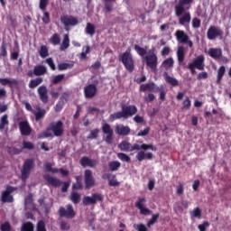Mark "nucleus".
I'll list each match as a JSON object with an SVG mask.
<instances>
[{
    "label": "nucleus",
    "mask_w": 231,
    "mask_h": 231,
    "mask_svg": "<svg viewBox=\"0 0 231 231\" xmlns=\"http://www.w3.org/2000/svg\"><path fill=\"white\" fill-rule=\"evenodd\" d=\"M15 190V188L7 186L6 189L2 192L1 201L3 203H14V196L10 195Z\"/></svg>",
    "instance_id": "f3484780"
},
{
    "label": "nucleus",
    "mask_w": 231,
    "mask_h": 231,
    "mask_svg": "<svg viewBox=\"0 0 231 231\" xmlns=\"http://www.w3.org/2000/svg\"><path fill=\"white\" fill-rule=\"evenodd\" d=\"M60 230L68 231V230H69V228H71V226H69V223H68L66 221H61L60 223Z\"/></svg>",
    "instance_id": "052dcab7"
},
{
    "label": "nucleus",
    "mask_w": 231,
    "mask_h": 231,
    "mask_svg": "<svg viewBox=\"0 0 231 231\" xmlns=\"http://www.w3.org/2000/svg\"><path fill=\"white\" fill-rule=\"evenodd\" d=\"M79 164L84 168L90 167L91 169H94V167H97V160L91 159L88 156H83L79 160Z\"/></svg>",
    "instance_id": "412c9836"
},
{
    "label": "nucleus",
    "mask_w": 231,
    "mask_h": 231,
    "mask_svg": "<svg viewBox=\"0 0 231 231\" xmlns=\"http://www.w3.org/2000/svg\"><path fill=\"white\" fill-rule=\"evenodd\" d=\"M182 109H186V111H188V109H190L192 102L190 101V98H189V97H186L185 100L182 103Z\"/></svg>",
    "instance_id": "6e6d98bb"
},
{
    "label": "nucleus",
    "mask_w": 231,
    "mask_h": 231,
    "mask_svg": "<svg viewBox=\"0 0 231 231\" xmlns=\"http://www.w3.org/2000/svg\"><path fill=\"white\" fill-rule=\"evenodd\" d=\"M48 73V68L44 65H36L33 68V75L35 77H42V75H46Z\"/></svg>",
    "instance_id": "a878e982"
},
{
    "label": "nucleus",
    "mask_w": 231,
    "mask_h": 231,
    "mask_svg": "<svg viewBox=\"0 0 231 231\" xmlns=\"http://www.w3.org/2000/svg\"><path fill=\"white\" fill-rule=\"evenodd\" d=\"M175 37L180 44H188L189 48H192L194 46V43L192 42V41H190L189 34L185 31L177 30L175 32Z\"/></svg>",
    "instance_id": "1a4fd4ad"
},
{
    "label": "nucleus",
    "mask_w": 231,
    "mask_h": 231,
    "mask_svg": "<svg viewBox=\"0 0 231 231\" xmlns=\"http://www.w3.org/2000/svg\"><path fill=\"white\" fill-rule=\"evenodd\" d=\"M162 66L166 70L171 69V68H174V59H172V57H170V58L164 60L162 63Z\"/></svg>",
    "instance_id": "c756f323"
},
{
    "label": "nucleus",
    "mask_w": 231,
    "mask_h": 231,
    "mask_svg": "<svg viewBox=\"0 0 231 231\" xmlns=\"http://www.w3.org/2000/svg\"><path fill=\"white\" fill-rule=\"evenodd\" d=\"M33 159H27L23 162L22 169V180L23 181H26L28 178H30V173L32 172V169H33Z\"/></svg>",
    "instance_id": "9b49d317"
},
{
    "label": "nucleus",
    "mask_w": 231,
    "mask_h": 231,
    "mask_svg": "<svg viewBox=\"0 0 231 231\" xmlns=\"http://www.w3.org/2000/svg\"><path fill=\"white\" fill-rule=\"evenodd\" d=\"M18 127L22 136H30V134H32V126H30L28 120L20 121L18 123Z\"/></svg>",
    "instance_id": "a211bd4d"
},
{
    "label": "nucleus",
    "mask_w": 231,
    "mask_h": 231,
    "mask_svg": "<svg viewBox=\"0 0 231 231\" xmlns=\"http://www.w3.org/2000/svg\"><path fill=\"white\" fill-rule=\"evenodd\" d=\"M42 81H43L42 78L38 77L34 79H31L28 86H29L30 89H35V88H37V87L41 86V84H42Z\"/></svg>",
    "instance_id": "7c9ffc66"
},
{
    "label": "nucleus",
    "mask_w": 231,
    "mask_h": 231,
    "mask_svg": "<svg viewBox=\"0 0 231 231\" xmlns=\"http://www.w3.org/2000/svg\"><path fill=\"white\" fill-rule=\"evenodd\" d=\"M70 200L74 205H79V203H80V194L78 192H72L70 194Z\"/></svg>",
    "instance_id": "a19ab883"
},
{
    "label": "nucleus",
    "mask_w": 231,
    "mask_h": 231,
    "mask_svg": "<svg viewBox=\"0 0 231 231\" xmlns=\"http://www.w3.org/2000/svg\"><path fill=\"white\" fill-rule=\"evenodd\" d=\"M0 230L1 231H11L12 226H10V222H5L4 224H2L0 226Z\"/></svg>",
    "instance_id": "e2e57ef3"
},
{
    "label": "nucleus",
    "mask_w": 231,
    "mask_h": 231,
    "mask_svg": "<svg viewBox=\"0 0 231 231\" xmlns=\"http://www.w3.org/2000/svg\"><path fill=\"white\" fill-rule=\"evenodd\" d=\"M69 48V35L64 34L63 41L61 42V45L60 46V51H64L65 50H68Z\"/></svg>",
    "instance_id": "2f4dec72"
},
{
    "label": "nucleus",
    "mask_w": 231,
    "mask_h": 231,
    "mask_svg": "<svg viewBox=\"0 0 231 231\" xmlns=\"http://www.w3.org/2000/svg\"><path fill=\"white\" fill-rule=\"evenodd\" d=\"M116 134H119V136H127L131 134V128L124 125H116Z\"/></svg>",
    "instance_id": "b1692460"
},
{
    "label": "nucleus",
    "mask_w": 231,
    "mask_h": 231,
    "mask_svg": "<svg viewBox=\"0 0 231 231\" xmlns=\"http://www.w3.org/2000/svg\"><path fill=\"white\" fill-rule=\"evenodd\" d=\"M149 55L144 57L146 66L152 69V71H156L158 69V55H156V49L152 48L148 51Z\"/></svg>",
    "instance_id": "423d86ee"
},
{
    "label": "nucleus",
    "mask_w": 231,
    "mask_h": 231,
    "mask_svg": "<svg viewBox=\"0 0 231 231\" xmlns=\"http://www.w3.org/2000/svg\"><path fill=\"white\" fill-rule=\"evenodd\" d=\"M51 131L53 134H51ZM53 134L57 137H60L62 134H64V123L61 120L51 123L46 130L38 135V138L40 140L44 138H51Z\"/></svg>",
    "instance_id": "7ed1b4c3"
},
{
    "label": "nucleus",
    "mask_w": 231,
    "mask_h": 231,
    "mask_svg": "<svg viewBox=\"0 0 231 231\" xmlns=\"http://www.w3.org/2000/svg\"><path fill=\"white\" fill-rule=\"evenodd\" d=\"M224 33L225 32H223V30H221V28L211 25L208 29L207 38L208 39V41H214L217 39V37H223Z\"/></svg>",
    "instance_id": "2eb2a0df"
},
{
    "label": "nucleus",
    "mask_w": 231,
    "mask_h": 231,
    "mask_svg": "<svg viewBox=\"0 0 231 231\" xmlns=\"http://www.w3.org/2000/svg\"><path fill=\"white\" fill-rule=\"evenodd\" d=\"M119 61L122 62L126 71H129V73L134 71V60L133 59V54L131 53L130 49L119 55Z\"/></svg>",
    "instance_id": "39448f33"
},
{
    "label": "nucleus",
    "mask_w": 231,
    "mask_h": 231,
    "mask_svg": "<svg viewBox=\"0 0 231 231\" xmlns=\"http://www.w3.org/2000/svg\"><path fill=\"white\" fill-rule=\"evenodd\" d=\"M121 111L110 115L109 121L115 122V120H120V118L127 119L129 116H134L138 113V108L134 105L121 106Z\"/></svg>",
    "instance_id": "20e7f679"
},
{
    "label": "nucleus",
    "mask_w": 231,
    "mask_h": 231,
    "mask_svg": "<svg viewBox=\"0 0 231 231\" xmlns=\"http://www.w3.org/2000/svg\"><path fill=\"white\" fill-rule=\"evenodd\" d=\"M108 184L110 187H118V185H120V182L116 180V175L112 174V177L108 180Z\"/></svg>",
    "instance_id": "603ef678"
},
{
    "label": "nucleus",
    "mask_w": 231,
    "mask_h": 231,
    "mask_svg": "<svg viewBox=\"0 0 231 231\" xmlns=\"http://www.w3.org/2000/svg\"><path fill=\"white\" fill-rule=\"evenodd\" d=\"M208 55L214 59V60H219L223 57V50L219 48H210L208 50Z\"/></svg>",
    "instance_id": "5701e85b"
},
{
    "label": "nucleus",
    "mask_w": 231,
    "mask_h": 231,
    "mask_svg": "<svg viewBox=\"0 0 231 231\" xmlns=\"http://www.w3.org/2000/svg\"><path fill=\"white\" fill-rule=\"evenodd\" d=\"M158 151L156 146L152 144H138L134 143V145H131L130 152H133V151H139L135 156L137 162H143V160H152L154 158V155L152 152H145V151Z\"/></svg>",
    "instance_id": "f03ea898"
},
{
    "label": "nucleus",
    "mask_w": 231,
    "mask_h": 231,
    "mask_svg": "<svg viewBox=\"0 0 231 231\" xmlns=\"http://www.w3.org/2000/svg\"><path fill=\"white\" fill-rule=\"evenodd\" d=\"M38 203L43 208L45 214H50V207H48V203H46L44 198H40Z\"/></svg>",
    "instance_id": "c03bdc74"
},
{
    "label": "nucleus",
    "mask_w": 231,
    "mask_h": 231,
    "mask_svg": "<svg viewBox=\"0 0 231 231\" xmlns=\"http://www.w3.org/2000/svg\"><path fill=\"white\" fill-rule=\"evenodd\" d=\"M50 3V0H40L39 3V8L43 12V16L42 18V21L43 24H50L51 23V17L50 15V12L46 11V8H48V5Z\"/></svg>",
    "instance_id": "9d476101"
},
{
    "label": "nucleus",
    "mask_w": 231,
    "mask_h": 231,
    "mask_svg": "<svg viewBox=\"0 0 231 231\" xmlns=\"http://www.w3.org/2000/svg\"><path fill=\"white\" fill-rule=\"evenodd\" d=\"M108 167H109L111 172H115V171H118V169H120V167H122V163H120V162H118V161H113L108 163Z\"/></svg>",
    "instance_id": "4c0bfd02"
},
{
    "label": "nucleus",
    "mask_w": 231,
    "mask_h": 231,
    "mask_svg": "<svg viewBox=\"0 0 231 231\" xmlns=\"http://www.w3.org/2000/svg\"><path fill=\"white\" fill-rule=\"evenodd\" d=\"M37 93L42 104H48L50 97H48V88H46V86H40L37 89Z\"/></svg>",
    "instance_id": "aec40b11"
},
{
    "label": "nucleus",
    "mask_w": 231,
    "mask_h": 231,
    "mask_svg": "<svg viewBox=\"0 0 231 231\" xmlns=\"http://www.w3.org/2000/svg\"><path fill=\"white\" fill-rule=\"evenodd\" d=\"M36 231H48L46 230V223H44V220L38 221L36 225Z\"/></svg>",
    "instance_id": "864d4df0"
},
{
    "label": "nucleus",
    "mask_w": 231,
    "mask_h": 231,
    "mask_svg": "<svg viewBox=\"0 0 231 231\" xmlns=\"http://www.w3.org/2000/svg\"><path fill=\"white\" fill-rule=\"evenodd\" d=\"M84 184H85V189L87 190H89V189H92V187H95V177H93V171L91 170H85Z\"/></svg>",
    "instance_id": "dca6fc26"
},
{
    "label": "nucleus",
    "mask_w": 231,
    "mask_h": 231,
    "mask_svg": "<svg viewBox=\"0 0 231 231\" xmlns=\"http://www.w3.org/2000/svg\"><path fill=\"white\" fill-rule=\"evenodd\" d=\"M192 27L193 28H200L201 27V20L198 17L193 18Z\"/></svg>",
    "instance_id": "338daca9"
},
{
    "label": "nucleus",
    "mask_w": 231,
    "mask_h": 231,
    "mask_svg": "<svg viewBox=\"0 0 231 231\" xmlns=\"http://www.w3.org/2000/svg\"><path fill=\"white\" fill-rule=\"evenodd\" d=\"M84 97L87 100H91L97 97V93H98V88L97 85L91 83L88 84L83 88Z\"/></svg>",
    "instance_id": "f8f14e48"
},
{
    "label": "nucleus",
    "mask_w": 231,
    "mask_h": 231,
    "mask_svg": "<svg viewBox=\"0 0 231 231\" xmlns=\"http://www.w3.org/2000/svg\"><path fill=\"white\" fill-rule=\"evenodd\" d=\"M106 12H111L113 10V5L111 3H116V0H104Z\"/></svg>",
    "instance_id": "8fccbe9b"
},
{
    "label": "nucleus",
    "mask_w": 231,
    "mask_h": 231,
    "mask_svg": "<svg viewBox=\"0 0 231 231\" xmlns=\"http://www.w3.org/2000/svg\"><path fill=\"white\" fill-rule=\"evenodd\" d=\"M102 133L106 134L105 142L107 145H111L113 143V136L115 134V131L111 128V125L105 123L102 125Z\"/></svg>",
    "instance_id": "ddd939ff"
},
{
    "label": "nucleus",
    "mask_w": 231,
    "mask_h": 231,
    "mask_svg": "<svg viewBox=\"0 0 231 231\" xmlns=\"http://www.w3.org/2000/svg\"><path fill=\"white\" fill-rule=\"evenodd\" d=\"M21 231H33V223L25 222L23 224Z\"/></svg>",
    "instance_id": "09e8293b"
},
{
    "label": "nucleus",
    "mask_w": 231,
    "mask_h": 231,
    "mask_svg": "<svg viewBox=\"0 0 231 231\" xmlns=\"http://www.w3.org/2000/svg\"><path fill=\"white\" fill-rule=\"evenodd\" d=\"M35 109L32 113L35 116V121L39 122L40 120H42L44 116H46V109L42 108L41 106H36Z\"/></svg>",
    "instance_id": "393cba45"
},
{
    "label": "nucleus",
    "mask_w": 231,
    "mask_h": 231,
    "mask_svg": "<svg viewBox=\"0 0 231 231\" xmlns=\"http://www.w3.org/2000/svg\"><path fill=\"white\" fill-rule=\"evenodd\" d=\"M134 50L136 51L138 55H140V57H145V55H147V50L143 47H140V45L138 44L134 45Z\"/></svg>",
    "instance_id": "79ce46f5"
},
{
    "label": "nucleus",
    "mask_w": 231,
    "mask_h": 231,
    "mask_svg": "<svg viewBox=\"0 0 231 231\" xmlns=\"http://www.w3.org/2000/svg\"><path fill=\"white\" fill-rule=\"evenodd\" d=\"M177 59L179 64H181L185 60V47L180 45L177 49Z\"/></svg>",
    "instance_id": "c85d7f7f"
},
{
    "label": "nucleus",
    "mask_w": 231,
    "mask_h": 231,
    "mask_svg": "<svg viewBox=\"0 0 231 231\" xmlns=\"http://www.w3.org/2000/svg\"><path fill=\"white\" fill-rule=\"evenodd\" d=\"M98 134H100V129L95 128L89 132L87 136V140H97V138H98Z\"/></svg>",
    "instance_id": "e433bc0d"
},
{
    "label": "nucleus",
    "mask_w": 231,
    "mask_h": 231,
    "mask_svg": "<svg viewBox=\"0 0 231 231\" xmlns=\"http://www.w3.org/2000/svg\"><path fill=\"white\" fill-rule=\"evenodd\" d=\"M90 48L89 46L83 47V51L80 53V59L82 60H86L88 59V53H89Z\"/></svg>",
    "instance_id": "5fc2aeb1"
},
{
    "label": "nucleus",
    "mask_w": 231,
    "mask_h": 231,
    "mask_svg": "<svg viewBox=\"0 0 231 231\" xmlns=\"http://www.w3.org/2000/svg\"><path fill=\"white\" fill-rule=\"evenodd\" d=\"M139 91L144 93V91L154 92L156 91V84L154 82L142 84L139 88Z\"/></svg>",
    "instance_id": "cd10ccee"
},
{
    "label": "nucleus",
    "mask_w": 231,
    "mask_h": 231,
    "mask_svg": "<svg viewBox=\"0 0 231 231\" xmlns=\"http://www.w3.org/2000/svg\"><path fill=\"white\" fill-rule=\"evenodd\" d=\"M225 73H226V69L225 68V66H221L217 70V84H221V80H223Z\"/></svg>",
    "instance_id": "c9c22d12"
},
{
    "label": "nucleus",
    "mask_w": 231,
    "mask_h": 231,
    "mask_svg": "<svg viewBox=\"0 0 231 231\" xmlns=\"http://www.w3.org/2000/svg\"><path fill=\"white\" fill-rule=\"evenodd\" d=\"M97 201H104V195L100 193H94L92 196H86L83 198V205L88 207V205H97Z\"/></svg>",
    "instance_id": "4468645a"
},
{
    "label": "nucleus",
    "mask_w": 231,
    "mask_h": 231,
    "mask_svg": "<svg viewBox=\"0 0 231 231\" xmlns=\"http://www.w3.org/2000/svg\"><path fill=\"white\" fill-rule=\"evenodd\" d=\"M50 41L53 46H57L60 44V36H59V33H54Z\"/></svg>",
    "instance_id": "de8ad7c7"
},
{
    "label": "nucleus",
    "mask_w": 231,
    "mask_h": 231,
    "mask_svg": "<svg viewBox=\"0 0 231 231\" xmlns=\"http://www.w3.org/2000/svg\"><path fill=\"white\" fill-rule=\"evenodd\" d=\"M7 56H8V51H6V43L3 42L1 45L0 57H7Z\"/></svg>",
    "instance_id": "bf43d9fd"
},
{
    "label": "nucleus",
    "mask_w": 231,
    "mask_h": 231,
    "mask_svg": "<svg viewBox=\"0 0 231 231\" xmlns=\"http://www.w3.org/2000/svg\"><path fill=\"white\" fill-rule=\"evenodd\" d=\"M131 143L127 142V141H123L121 142V143L118 144V149H120V151H123L125 152H131Z\"/></svg>",
    "instance_id": "473e14b6"
},
{
    "label": "nucleus",
    "mask_w": 231,
    "mask_h": 231,
    "mask_svg": "<svg viewBox=\"0 0 231 231\" xmlns=\"http://www.w3.org/2000/svg\"><path fill=\"white\" fill-rule=\"evenodd\" d=\"M0 84L1 86H8V84H17V80L15 79L10 80L8 79H0Z\"/></svg>",
    "instance_id": "13d9d810"
},
{
    "label": "nucleus",
    "mask_w": 231,
    "mask_h": 231,
    "mask_svg": "<svg viewBox=\"0 0 231 231\" xmlns=\"http://www.w3.org/2000/svg\"><path fill=\"white\" fill-rule=\"evenodd\" d=\"M60 22L65 28H68L69 26H77V24H79V20L76 17L68 16V14L61 15Z\"/></svg>",
    "instance_id": "6ab92c4d"
},
{
    "label": "nucleus",
    "mask_w": 231,
    "mask_h": 231,
    "mask_svg": "<svg viewBox=\"0 0 231 231\" xmlns=\"http://www.w3.org/2000/svg\"><path fill=\"white\" fill-rule=\"evenodd\" d=\"M5 125H8V116L4 115L0 121V130L5 129Z\"/></svg>",
    "instance_id": "4d7b16f0"
},
{
    "label": "nucleus",
    "mask_w": 231,
    "mask_h": 231,
    "mask_svg": "<svg viewBox=\"0 0 231 231\" xmlns=\"http://www.w3.org/2000/svg\"><path fill=\"white\" fill-rule=\"evenodd\" d=\"M46 64L52 69V71H55L57 69V67L55 66V63L53 62V59L48 58L46 60Z\"/></svg>",
    "instance_id": "0e129e2a"
},
{
    "label": "nucleus",
    "mask_w": 231,
    "mask_h": 231,
    "mask_svg": "<svg viewBox=\"0 0 231 231\" xmlns=\"http://www.w3.org/2000/svg\"><path fill=\"white\" fill-rule=\"evenodd\" d=\"M117 158H119L121 162H126V163H129V162H131V157L124 152L117 153Z\"/></svg>",
    "instance_id": "3c124183"
},
{
    "label": "nucleus",
    "mask_w": 231,
    "mask_h": 231,
    "mask_svg": "<svg viewBox=\"0 0 231 231\" xmlns=\"http://www.w3.org/2000/svg\"><path fill=\"white\" fill-rule=\"evenodd\" d=\"M43 180L47 181L48 185H50L51 187H54L55 189L62 185V181H60V180L51 177L50 174H45L43 176Z\"/></svg>",
    "instance_id": "4be33fe9"
},
{
    "label": "nucleus",
    "mask_w": 231,
    "mask_h": 231,
    "mask_svg": "<svg viewBox=\"0 0 231 231\" xmlns=\"http://www.w3.org/2000/svg\"><path fill=\"white\" fill-rule=\"evenodd\" d=\"M64 77H65L64 74H59V75L53 76L51 79V84H54V85L60 84V82H62L64 80Z\"/></svg>",
    "instance_id": "a18cd8bd"
},
{
    "label": "nucleus",
    "mask_w": 231,
    "mask_h": 231,
    "mask_svg": "<svg viewBox=\"0 0 231 231\" xmlns=\"http://www.w3.org/2000/svg\"><path fill=\"white\" fill-rule=\"evenodd\" d=\"M210 226V223L208 221H205L202 224L198 226L199 231H207V228Z\"/></svg>",
    "instance_id": "680f3d73"
},
{
    "label": "nucleus",
    "mask_w": 231,
    "mask_h": 231,
    "mask_svg": "<svg viewBox=\"0 0 231 231\" xmlns=\"http://www.w3.org/2000/svg\"><path fill=\"white\" fill-rule=\"evenodd\" d=\"M67 209L64 207H60L58 210V214L60 217H66V219H73L75 216H77V213L75 212V209L73 208V206L71 204H68L66 206Z\"/></svg>",
    "instance_id": "6e6552de"
},
{
    "label": "nucleus",
    "mask_w": 231,
    "mask_h": 231,
    "mask_svg": "<svg viewBox=\"0 0 231 231\" xmlns=\"http://www.w3.org/2000/svg\"><path fill=\"white\" fill-rule=\"evenodd\" d=\"M95 32H96L95 24L91 23H87V26L85 28V32L87 33V35L93 37V35H95Z\"/></svg>",
    "instance_id": "f704fd0d"
},
{
    "label": "nucleus",
    "mask_w": 231,
    "mask_h": 231,
    "mask_svg": "<svg viewBox=\"0 0 231 231\" xmlns=\"http://www.w3.org/2000/svg\"><path fill=\"white\" fill-rule=\"evenodd\" d=\"M146 199L145 198H139L137 201L135 202L136 208H142L143 207V204L145 203Z\"/></svg>",
    "instance_id": "774afa93"
},
{
    "label": "nucleus",
    "mask_w": 231,
    "mask_h": 231,
    "mask_svg": "<svg viewBox=\"0 0 231 231\" xmlns=\"http://www.w3.org/2000/svg\"><path fill=\"white\" fill-rule=\"evenodd\" d=\"M164 80L167 84H170V86H172L173 88H176L177 86H180V81L176 79V78H172L169 75V73L164 72L163 73Z\"/></svg>",
    "instance_id": "bb28decb"
},
{
    "label": "nucleus",
    "mask_w": 231,
    "mask_h": 231,
    "mask_svg": "<svg viewBox=\"0 0 231 231\" xmlns=\"http://www.w3.org/2000/svg\"><path fill=\"white\" fill-rule=\"evenodd\" d=\"M192 3H194V0H179L175 5V15L180 17L179 24L181 26L190 23L192 17L190 16V12H187V10H190Z\"/></svg>",
    "instance_id": "f257e3e1"
},
{
    "label": "nucleus",
    "mask_w": 231,
    "mask_h": 231,
    "mask_svg": "<svg viewBox=\"0 0 231 231\" xmlns=\"http://www.w3.org/2000/svg\"><path fill=\"white\" fill-rule=\"evenodd\" d=\"M44 167L47 172H52V174H57V172H59V169L53 168L51 162H46Z\"/></svg>",
    "instance_id": "37998d69"
},
{
    "label": "nucleus",
    "mask_w": 231,
    "mask_h": 231,
    "mask_svg": "<svg viewBox=\"0 0 231 231\" xmlns=\"http://www.w3.org/2000/svg\"><path fill=\"white\" fill-rule=\"evenodd\" d=\"M23 149H28L29 151L35 149V146L32 143V142L23 141Z\"/></svg>",
    "instance_id": "69168bd1"
},
{
    "label": "nucleus",
    "mask_w": 231,
    "mask_h": 231,
    "mask_svg": "<svg viewBox=\"0 0 231 231\" xmlns=\"http://www.w3.org/2000/svg\"><path fill=\"white\" fill-rule=\"evenodd\" d=\"M75 66V62L71 61L70 63H60L58 64L59 71H66V69H71Z\"/></svg>",
    "instance_id": "72a5a7b5"
},
{
    "label": "nucleus",
    "mask_w": 231,
    "mask_h": 231,
    "mask_svg": "<svg viewBox=\"0 0 231 231\" xmlns=\"http://www.w3.org/2000/svg\"><path fill=\"white\" fill-rule=\"evenodd\" d=\"M160 217V213L154 214L152 216V218L148 221L147 226L148 228H151L152 225L156 224V221H158V218Z\"/></svg>",
    "instance_id": "49530a36"
},
{
    "label": "nucleus",
    "mask_w": 231,
    "mask_h": 231,
    "mask_svg": "<svg viewBox=\"0 0 231 231\" xmlns=\"http://www.w3.org/2000/svg\"><path fill=\"white\" fill-rule=\"evenodd\" d=\"M196 68L197 69H199L200 71H203L205 69V56L199 55L197 57L193 62L189 63L188 69H189L191 75H196Z\"/></svg>",
    "instance_id": "0eeeda50"
},
{
    "label": "nucleus",
    "mask_w": 231,
    "mask_h": 231,
    "mask_svg": "<svg viewBox=\"0 0 231 231\" xmlns=\"http://www.w3.org/2000/svg\"><path fill=\"white\" fill-rule=\"evenodd\" d=\"M155 91H160L159 100H162V102H165V97H167V92L165 91L163 86L157 88Z\"/></svg>",
    "instance_id": "ea45409f"
},
{
    "label": "nucleus",
    "mask_w": 231,
    "mask_h": 231,
    "mask_svg": "<svg viewBox=\"0 0 231 231\" xmlns=\"http://www.w3.org/2000/svg\"><path fill=\"white\" fill-rule=\"evenodd\" d=\"M39 55L42 57V59H46V57L50 56V52L46 45H42L40 47Z\"/></svg>",
    "instance_id": "58836bf2"
}]
</instances>
